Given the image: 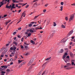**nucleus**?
Returning a JSON list of instances; mask_svg holds the SVG:
<instances>
[{
	"label": "nucleus",
	"mask_w": 75,
	"mask_h": 75,
	"mask_svg": "<svg viewBox=\"0 0 75 75\" xmlns=\"http://www.w3.org/2000/svg\"><path fill=\"white\" fill-rule=\"evenodd\" d=\"M70 18H69V21H71L74 19V15H72L71 16H70Z\"/></svg>",
	"instance_id": "1"
},
{
	"label": "nucleus",
	"mask_w": 75,
	"mask_h": 75,
	"mask_svg": "<svg viewBox=\"0 0 75 75\" xmlns=\"http://www.w3.org/2000/svg\"><path fill=\"white\" fill-rule=\"evenodd\" d=\"M11 5L10 6H6V8H11Z\"/></svg>",
	"instance_id": "2"
},
{
	"label": "nucleus",
	"mask_w": 75,
	"mask_h": 75,
	"mask_svg": "<svg viewBox=\"0 0 75 75\" xmlns=\"http://www.w3.org/2000/svg\"><path fill=\"white\" fill-rule=\"evenodd\" d=\"M25 62H22L20 66L19 67V68H21V67H22V65H23L24 64H25Z\"/></svg>",
	"instance_id": "3"
},
{
	"label": "nucleus",
	"mask_w": 75,
	"mask_h": 75,
	"mask_svg": "<svg viewBox=\"0 0 75 75\" xmlns=\"http://www.w3.org/2000/svg\"><path fill=\"white\" fill-rule=\"evenodd\" d=\"M66 41L67 40H65V39L64 38L62 40L61 42H66Z\"/></svg>",
	"instance_id": "4"
},
{
	"label": "nucleus",
	"mask_w": 75,
	"mask_h": 75,
	"mask_svg": "<svg viewBox=\"0 0 75 75\" xmlns=\"http://www.w3.org/2000/svg\"><path fill=\"white\" fill-rule=\"evenodd\" d=\"M35 65V63L33 64L32 65V66H30V67L29 68V70L30 71V70H31V69H32V66H33V65Z\"/></svg>",
	"instance_id": "5"
},
{
	"label": "nucleus",
	"mask_w": 75,
	"mask_h": 75,
	"mask_svg": "<svg viewBox=\"0 0 75 75\" xmlns=\"http://www.w3.org/2000/svg\"><path fill=\"white\" fill-rule=\"evenodd\" d=\"M44 13H41V14H40V15H38L37 16H36L35 17L34 19H35V18H37V17H38V16H41V14H43Z\"/></svg>",
	"instance_id": "6"
},
{
	"label": "nucleus",
	"mask_w": 75,
	"mask_h": 75,
	"mask_svg": "<svg viewBox=\"0 0 75 75\" xmlns=\"http://www.w3.org/2000/svg\"><path fill=\"white\" fill-rule=\"evenodd\" d=\"M64 52V50L63 49L60 50V52H59V53H63Z\"/></svg>",
	"instance_id": "7"
},
{
	"label": "nucleus",
	"mask_w": 75,
	"mask_h": 75,
	"mask_svg": "<svg viewBox=\"0 0 75 75\" xmlns=\"http://www.w3.org/2000/svg\"><path fill=\"white\" fill-rule=\"evenodd\" d=\"M11 21V20H10L6 22V25H7V24H8V23H10Z\"/></svg>",
	"instance_id": "8"
},
{
	"label": "nucleus",
	"mask_w": 75,
	"mask_h": 75,
	"mask_svg": "<svg viewBox=\"0 0 75 75\" xmlns=\"http://www.w3.org/2000/svg\"><path fill=\"white\" fill-rule=\"evenodd\" d=\"M73 33V30H71L70 31V32L69 33V35H70L72 34V33Z\"/></svg>",
	"instance_id": "9"
},
{
	"label": "nucleus",
	"mask_w": 75,
	"mask_h": 75,
	"mask_svg": "<svg viewBox=\"0 0 75 75\" xmlns=\"http://www.w3.org/2000/svg\"><path fill=\"white\" fill-rule=\"evenodd\" d=\"M67 58V60L68 61H69V56H67L66 57Z\"/></svg>",
	"instance_id": "10"
},
{
	"label": "nucleus",
	"mask_w": 75,
	"mask_h": 75,
	"mask_svg": "<svg viewBox=\"0 0 75 75\" xmlns=\"http://www.w3.org/2000/svg\"><path fill=\"white\" fill-rule=\"evenodd\" d=\"M1 75H4V74H5L6 72L5 71H2L1 72Z\"/></svg>",
	"instance_id": "11"
},
{
	"label": "nucleus",
	"mask_w": 75,
	"mask_h": 75,
	"mask_svg": "<svg viewBox=\"0 0 75 75\" xmlns=\"http://www.w3.org/2000/svg\"><path fill=\"white\" fill-rule=\"evenodd\" d=\"M67 66L68 67H69L71 65L70 63H69L67 64Z\"/></svg>",
	"instance_id": "12"
},
{
	"label": "nucleus",
	"mask_w": 75,
	"mask_h": 75,
	"mask_svg": "<svg viewBox=\"0 0 75 75\" xmlns=\"http://www.w3.org/2000/svg\"><path fill=\"white\" fill-rule=\"evenodd\" d=\"M6 1V0H3L0 3L1 4H4V2H5Z\"/></svg>",
	"instance_id": "13"
},
{
	"label": "nucleus",
	"mask_w": 75,
	"mask_h": 75,
	"mask_svg": "<svg viewBox=\"0 0 75 75\" xmlns=\"http://www.w3.org/2000/svg\"><path fill=\"white\" fill-rule=\"evenodd\" d=\"M29 62L30 63V64H31L33 62V59H31L30 60V61Z\"/></svg>",
	"instance_id": "14"
},
{
	"label": "nucleus",
	"mask_w": 75,
	"mask_h": 75,
	"mask_svg": "<svg viewBox=\"0 0 75 75\" xmlns=\"http://www.w3.org/2000/svg\"><path fill=\"white\" fill-rule=\"evenodd\" d=\"M13 51H15V50H16V47H15V46H13Z\"/></svg>",
	"instance_id": "15"
},
{
	"label": "nucleus",
	"mask_w": 75,
	"mask_h": 75,
	"mask_svg": "<svg viewBox=\"0 0 75 75\" xmlns=\"http://www.w3.org/2000/svg\"><path fill=\"white\" fill-rule=\"evenodd\" d=\"M65 58H66V55H63V59H65Z\"/></svg>",
	"instance_id": "16"
},
{
	"label": "nucleus",
	"mask_w": 75,
	"mask_h": 75,
	"mask_svg": "<svg viewBox=\"0 0 75 75\" xmlns=\"http://www.w3.org/2000/svg\"><path fill=\"white\" fill-rule=\"evenodd\" d=\"M51 58V57H50L49 58H47V59H46L45 60L46 61H48V60H50Z\"/></svg>",
	"instance_id": "17"
},
{
	"label": "nucleus",
	"mask_w": 75,
	"mask_h": 75,
	"mask_svg": "<svg viewBox=\"0 0 75 75\" xmlns=\"http://www.w3.org/2000/svg\"><path fill=\"white\" fill-rule=\"evenodd\" d=\"M17 55H15V57L14 58V59L15 60H16V59H17Z\"/></svg>",
	"instance_id": "18"
},
{
	"label": "nucleus",
	"mask_w": 75,
	"mask_h": 75,
	"mask_svg": "<svg viewBox=\"0 0 75 75\" xmlns=\"http://www.w3.org/2000/svg\"><path fill=\"white\" fill-rule=\"evenodd\" d=\"M60 8L61 9L59 10H60V11H62V10H63V6H61L60 7Z\"/></svg>",
	"instance_id": "19"
},
{
	"label": "nucleus",
	"mask_w": 75,
	"mask_h": 75,
	"mask_svg": "<svg viewBox=\"0 0 75 75\" xmlns=\"http://www.w3.org/2000/svg\"><path fill=\"white\" fill-rule=\"evenodd\" d=\"M54 35V33H52V35H51L50 37H49V38H50L51 37H53V35Z\"/></svg>",
	"instance_id": "20"
},
{
	"label": "nucleus",
	"mask_w": 75,
	"mask_h": 75,
	"mask_svg": "<svg viewBox=\"0 0 75 75\" xmlns=\"http://www.w3.org/2000/svg\"><path fill=\"white\" fill-rule=\"evenodd\" d=\"M25 49H28V47L27 46H25Z\"/></svg>",
	"instance_id": "21"
},
{
	"label": "nucleus",
	"mask_w": 75,
	"mask_h": 75,
	"mask_svg": "<svg viewBox=\"0 0 75 75\" xmlns=\"http://www.w3.org/2000/svg\"><path fill=\"white\" fill-rule=\"evenodd\" d=\"M15 6V5L14 4H13L12 6H11V8H14V7Z\"/></svg>",
	"instance_id": "22"
},
{
	"label": "nucleus",
	"mask_w": 75,
	"mask_h": 75,
	"mask_svg": "<svg viewBox=\"0 0 75 75\" xmlns=\"http://www.w3.org/2000/svg\"><path fill=\"white\" fill-rule=\"evenodd\" d=\"M30 42H31V43H32V44H35V43L34 42L33 40H31L30 41Z\"/></svg>",
	"instance_id": "23"
},
{
	"label": "nucleus",
	"mask_w": 75,
	"mask_h": 75,
	"mask_svg": "<svg viewBox=\"0 0 75 75\" xmlns=\"http://www.w3.org/2000/svg\"><path fill=\"white\" fill-rule=\"evenodd\" d=\"M24 61L23 60H21V61H20V60H18V62H19V63H21V62H23Z\"/></svg>",
	"instance_id": "24"
},
{
	"label": "nucleus",
	"mask_w": 75,
	"mask_h": 75,
	"mask_svg": "<svg viewBox=\"0 0 75 75\" xmlns=\"http://www.w3.org/2000/svg\"><path fill=\"white\" fill-rule=\"evenodd\" d=\"M13 44H14L16 45H17V42H13Z\"/></svg>",
	"instance_id": "25"
},
{
	"label": "nucleus",
	"mask_w": 75,
	"mask_h": 75,
	"mask_svg": "<svg viewBox=\"0 0 75 75\" xmlns=\"http://www.w3.org/2000/svg\"><path fill=\"white\" fill-rule=\"evenodd\" d=\"M56 25H57V24H56L55 22H54L53 26H54V27H55V26H56Z\"/></svg>",
	"instance_id": "26"
},
{
	"label": "nucleus",
	"mask_w": 75,
	"mask_h": 75,
	"mask_svg": "<svg viewBox=\"0 0 75 75\" xmlns=\"http://www.w3.org/2000/svg\"><path fill=\"white\" fill-rule=\"evenodd\" d=\"M7 51V50L6 49H5L4 51V53H6Z\"/></svg>",
	"instance_id": "27"
},
{
	"label": "nucleus",
	"mask_w": 75,
	"mask_h": 75,
	"mask_svg": "<svg viewBox=\"0 0 75 75\" xmlns=\"http://www.w3.org/2000/svg\"><path fill=\"white\" fill-rule=\"evenodd\" d=\"M60 4L62 6H63V5H64V2H61Z\"/></svg>",
	"instance_id": "28"
},
{
	"label": "nucleus",
	"mask_w": 75,
	"mask_h": 75,
	"mask_svg": "<svg viewBox=\"0 0 75 75\" xmlns=\"http://www.w3.org/2000/svg\"><path fill=\"white\" fill-rule=\"evenodd\" d=\"M25 12H24L23 13H22V16H24V15H25Z\"/></svg>",
	"instance_id": "29"
},
{
	"label": "nucleus",
	"mask_w": 75,
	"mask_h": 75,
	"mask_svg": "<svg viewBox=\"0 0 75 75\" xmlns=\"http://www.w3.org/2000/svg\"><path fill=\"white\" fill-rule=\"evenodd\" d=\"M0 7H1L2 6H3V4H1V3H0Z\"/></svg>",
	"instance_id": "30"
},
{
	"label": "nucleus",
	"mask_w": 75,
	"mask_h": 75,
	"mask_svg": "<svg viewBox=\"0 0 75 75\" xmlns=\"http://www.w3.org/2000/svg\"><path fill=\"white\" fill-rule=\"evenodd\" d=\"M71 64H72V65H74V66H75V64H74V62H72L71 63Z\"/></svg>",
	"instance_id": "31"
},
{
	"label": "nucleus",
	"mask_w": 75,
	"mask_h": 75,
	"mask_svg": "<svg viewBox=\"0 0 75 75\" xmlns=\"http://www.w3.org/2000/svg\"><path fill=\"white\" fill-rule=\"evenodd\" d=\"M70 56H71V57H72V55H73V54H72V53H70Z\"/></svg>",
	"instance_id": "32"
},
{
	"label": "nucleus",
	"mask_w": 75,
	"mask_h": 75,
	"mask_svg": "<svg viewBox=\"0 0 75 75\" xmlns=\"http://www.w3.org/2000/svg\"><path fill=\"white\" fill-rule=\"evenodd\" d=\"M29 27H32V24L30 23L29 24Z\"/></svg>",
	"instance_id": "33"
},
{
	"label": "nucleus",
	"mask_w": 75,
	"mask_h": 75,
	"mask_svg": "<svg viewBox=\"0 0 75 75\" xmlns=\"http://www.w3.org/2000/svg\"><path fill=\"white\" fill-rule=\"evenodd\" d=\"M65 20H67V21H68V18L67 17H65Z\"/></svg>",
	"instance_id": "34"
},
{
	"label": "nucleus",
	"mask_w": 75,
	"mask_h": 75,
	"mask_svg": "<svg viewBox=\"0 0 75 75\" xmlns=\"http://www.w3.org/2000/svg\"><path fill=\"white\" fill-rule=\"evenodd\" d=\"M31 33H29L28 34V37H30V36H31Z\"/></svg>",
	"instance_id": "35"
},
{
	"label": "nucleus",
	"mask_w": 75,
	"mask_h": 75,
	"mask_svg": "<svg viewBox=\"0 0 75 75\" xmlns=\"http://www.w3.org/2000/svg\"><path fill=\"white\" fill-rule=\"evenodd\" d=\"M45 72H46V71H43V73L42 74V75H43L44 74H45Z\"/></svg>",
	"instance_id": "36"
},
{
	"label": "nucleus",
	"mask_w": 75,
	"mask_h": 75,
	"mask_svg": "<svg viewBox=\"0 0 75 75\" xmlns=\"http://www.w3.org/2000/svg\"><path fill=\"white\" fill-rule=\"evenodd\" d=\"M30 32H31V33H33V31L32 29H30Z\"/></svg>",
	"instance_id": "37"
},
{
	"label": "nucleus",
	"mask_w": 75,
	"mask_h": 75,
	"mask_svg": "<svg viewBox=\"0 0 75 75\" xmlns=\"http://www.w3.org/2000/svg\"><path fill=\"white\" fill-rule=\"evenodd\" d=\"M21 49H23V48H24V47L22 45H21Z\"/></svg>",
	"instance_id": "38"
},
{
	"label": "nucleus",
	"mask_w": 75,
	"mask_h": 75,
	"mask_svg": "<svg viewBox=\"0 0 75 75\" xmlns=\"http://www.w3.org/2000/svg\"><path fill=\"white\" fill-rule=\"evenodd\" d=\"M62 28H65V25H62Z\"/></svg>",
	"instance_id": "39"
},
{
	"label": "nucleus",
	"mask_w": 75,
	"mask_h": 75,
	"mask_svg": "<svg viewBox=\"0 0 75 75\" xmlns=\"http://www.w3.org/2000/svg\"><path fill=\"white\" fill-rule=\"evenodd\" d=\"M1 58H3V57H4V55L3 54H1Z\"/></svg>",
	"instance_id": "40"
},
{
	"label": "nucleus",
	"mask_w": 75,
	"mask_h": 75,
	"mask_svg": "<svg viewBox=\"0 0 75 75\" xmlns=\"http://www.w3.org/2000/svg\"><path fill=\"white\" fill-rule=\"evenodd\" d=\"M46 11L47 10H46V9H44L43 10V12H44V13H45Z\"/></svg>",
	"instance_id": "41"
},
{
	"label": "nucleus",
	"mask_w": 75,
	"mask_h": 75,
	"mask_svg": "<svg viewBox=\"0 0 75 75\" xmlns=\"http://www.w3.org/2000/svg\"><path fill=\"white\" fill-rule=\"evenodd\" d=\"M31 64H30V62H29V63H28V66H29V65H31Z\"/></svg>",
	"instance_id": "42"
},
{
	"label": "nucleus",
	"mask_w": 75,
	"mask_h": 75,
	"mask_svg": "<svg viewBox=\"0 0 75 75\" xmlns=\"http://www.w3.org/2000/svg\"><path fill=\"white\" fill-rule=\"evenodd\" d=\"M17 33V32H14L13 33V35H15Z\"/></svg>",
	"instance_id": "43"
},
{
	"label": "nucleus",
	"mask_w": 75,
	"mask_h": 75,
	"mask_svg": "<svg viewBox=\"0 0 75 75\" xmlns=\"http://www.w3.org/2000/svg\"><path fill=\"white\" fill-rule=\"evenodd\" d=\"M48 4H46L45 6V7H47V6H48Z\"/></svg>",
	"instance_id": "44"
},
{
	"label": "nucleus",
	"mask_w": 75,
	"mask_h": 75,
	"mask_svg": "<svg viewBox=\"0 0 75 75\" xmlns=\"http://www.w3.org/2000/svg\"><path fill=\"white\" fill-rule=\"evenodd\" d=\"M4 68H5V69H6V68H7V66H4Z\"/></svg>",
	"instance_id": "45"
},
{
	"label": "nucleus",
	"mask_w": 75,
	"mask_h": 75,
	"mask_svg": "<svg viewBox=\"0 0 75 75\" xmlns=\"http://www.w3.org/2000/svg\"><path fill=\"white\" fill-rule=\"evenodd\" d=\"M29 6V5H26L25 8H28V6Z\"/></svg>",
	"instance_id": "46"
},
{
	"label": "nucleus",
	"mask_w": 75,
	"mask_h": 75,
	"mask_svg": "<svg viewBox=\"0 0 75 75\" xmlns=\"http://www.w3.org/2000/svg\"><path fill=\"white\" fill-rule=\"evenodd\" d=\"M10 61H13V58H11L10 59Z\"/></svg>",
	"instance_id": "47"
},
{
	"label": "nucleus",
	"mask_w": 75,
	"mask_h": 75,
	"mask_svg": "<svg viewBox=\"0 0 75 75\" xmlns=\"http://www.w3.org/2000/svg\"><path fill=\"white\" fill-rule=\"evenodd\" d=\"M10 69H7V70H6V71H7V72H10Z\"/></svg>",
	"instance_id": "48"
},
{
	"label": "nucleus",
	"mask_w": 75,
	"mask_h": 75,
	"mask_svg": "<svg viewBox=\"0 0 75 75\" xmlns=\"http://www.w3.org/2000/svg\"><path fill=\"white\" fill-rule=\"evenodd\" d=\"M0 71H3V69L0 68Z\"/></svg>",
	"instance_id": "49"
},
{
	"label": "nucleus",
	"mask_w": 75,
	"mask_h": 75,
	"mask_svg": "<svg viewBox=\"0 0 75 75\" xmlns=\"http://www.w3.org/2000/svg\"><path fill=\"white\" fill-rule=\"evenodd\" d=\"M21 29V27H20V28H18V30H20Z\"/></svg>",
	"instance_id": "50"
},
{
	"label": "nucleus",
	"mask_w": 75,
	"mask_h": 75,
	"mask_svg": "<svg viewBox=\"0 0 75 75\" xmlns=\"http://www.w3.org/2000/svg\"><path fill=\"white\" fill-rule=\"evenodd\" d=\"M10 50H11V51H12V50H13V47H11L10 48Z\"/></svg>",
	"instance_id": "51"
},
{
	"label": "nucleus",
	"mask_w": 75,
	"mask_h": 75,
	"mask_svg": "<svg viewBox=\"0 0 75 75\" xmlns=\"http://www.w3.org/2000/svg\"><path fill=\"white\" fill-rule=\"evenodd\" d=\"M12 1H13V3H15V2H16V1L14 0H13Z\"/></svg>",
	"instance_id": "52"
},
{
	"label": "nucleus",
	"mask_w": 75,
	"mask_h": 75,
	"mask_svg": "<svg viewBox=\"0 0 75 75\" xmlns=\"http://www.w3.org/2000/svg\"><path fill=\"white\" fill-rule=\"evenodd\" d=\"M64 55H68V53H64Z\"/></svg>",
	"instance_id": "53"
},
{
	"label": "nucleus",
	"mask_w": 75,
	"mask_h": 75,
	"mask_svg": "<svg viewBox=\"0 0 75 75\" xmlns=\"http://www.w3.org/2000/svg\"><path fill=\"white\" fill-rule=\"evenodd\" d=\"M13 62H11L10 63V65H13Z\"/></svg>",
	"instance_id": "54"
},
{
	"label": "nucleus",
	"mask_w": 75,
	"mask_h": 75,
	"mask_svg": "<svg viewBox=\"0 0 75 75\" xmlns=\"http://www.w3.org/2000/svg\"><path fill=\"white\" fill-rule=\"evenodd\" d=\"M74 38H75V36H74L71 37V38L72 39H74Z\"/></svg>",
	"instance_id": "55"
},
{
	"label": "nucleus",
	"mask_w": 75,
	"mask_h": 75,
	"mask_svg": "<svg viewBox=\"0 0 75 75\" xmlns=\"http://www.w3.org/2000/svg\"><path fill=\"white\" fill-rule=\"evenodd\" d=\"M46 63H44L43 65H42V67H43V66H44V65H45V64H46Z\"/></svg>",
	"instance_id": "56"
},
{
	"label": "nucleus",
	"mask_w": 75,
	"mask_h": 75,
	"mask_svg": "<svg viewBox=\"0 0 75 75\" xmlns=\"http://www.w3.org/2000/svg\"><path fill=\"white\" fill-rule=\"evenodd\" d=\"M4 61H5V62H6V61H7V59H4Z\"/></svg>",
	"instance_id": "57"
},
{
	"label": "nucleus",
	"mask_w": 75,
	"mask_h": 75,
	"mask_svg": "<svg viewBox=\"0 0 75 75\" xmlns=\"http://www.w3.org/2000/svg\"><path fill=\"white\" fill-rule=\"evenodd\" d=\"M3 50H4V48L3 47V48H2V49H1V51H3Z\"/></svg>",
	"instance_id": "58"
},
{
	"label": "nucleus",
	"mask_w": 75,
	"mask_h": 75,
	"mask_svg": "<svg viewBox=\"0 0 75 75\" xmlns=\"http://www.w3.org/2000/svg\"><path fill=\"white\" fill-rule=\"evenodd\" d=\"M33 40L35 41H36V40H37V39L36 38H34L33 39Z\"/></svg>",
	"instance_id": "59"
},
{
	"label": "nucleus",
	"mask_w": 75,
	"mask_h": 75,
	"mask_svg": "<svg viewBox=\"0 0 75 75\" xmlns=\"http://www.w3.org/2000/svg\"><path fill=\"white\" fill-rule=\"evenodd\" d=\"M6 16H7V15H5L4 16V18L6 17Z\"/></svg>",
	"instance_id": "60"
},
{
	"label": "nucleus",
	"mask_w": 75,
	"mask_h": 75,
	"mask_svg": "<svg viewBox=\"0 0 75 75\" xmlns=\"http://www.w3.org/2000/svg\"><path fill=\"white\" fill-rule=\"evenodd\" d=\"M16 37H14L13 38V40H16Z\"/></svg>",
	"instance_id": "61"
},
{
	"label": "nucleus",
	"mask_w": 75,
	"mask_h": 75,
	"mask_svg": "<svg viewBox=\"0 0 75 75\" xmlns=\"http://www.w3.org/2000/svg\"><path fill=\"white\" fill-rule=\"evenodd\" d=\"M7 1H6V0H5V2L4 3V4H6L7 3Z\"/></svg>",
	"instance_id": "62"
},
{
	"label": "nucleus",
	"mask_w": 75,
	"mask_h": 75,
	"mask_svg": "<svg viewBox=\"0 0 75 75\" xmlns=\"http://www.w3.org/2000/svg\"><path fill=\"white\" fill-rule=\"evenodd\" d=\"M9 45V43H8L7 44H6V46H8V45Z\"/></svg>",
	"instance_id": "63"
},
{
	"label": "nucleus",
	"mask_w": 75,
	"mask_h": 75,
	"mask_svg": "<svg viewBox=\"0 0 75 75\" xmlns=\"http://www.w3.org/2000/svg\"><path fill=\"white\" fill-rule=\"evenodd\" d=\"M71 6H75V3L71 4Z\"/></svg>",
	"instance_id": "64"
}]
</instances>
